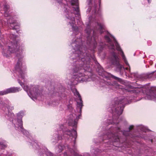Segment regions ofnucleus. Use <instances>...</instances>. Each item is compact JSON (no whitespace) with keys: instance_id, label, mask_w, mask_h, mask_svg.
I'll return each instance as SVG.
<instances>
[{"instance_id":"1","label":"nucleus","mask_w":156,"mask_h":156,"mask_svg":"<svg viewBox=\"0 0 156 156\" xmlns=\"http://www.w3.org/2000/svg\"><path fill=\"white\" fill-rule=\"evenodd\" d=\"M9 40L6 44L2 47V54L5 57H10L12 54L15 53L18 58V60L15 67L16 73L19 74L18 83L23 87L24 90L27 93L29 96L34 101L42 95V91L39 87L37 85H31L30 86L24 85L22 81H25V75L26 74V67L23 61L24 57L23 52L25 49L23 44H20L18 39V37L11 34L9 36Z\"/></svg>"},{"instance_id":"2","label":"nucleus","mask_w":156,"mask_h":156,"mask_svg":"<svg viewBox=\"0 0 156 156\" xmlns=\"http://www.w3.org/2000/svg\"><path fill=\"white\" fill-rule=\"evenodd\" d=\"M105 38L107 44H105L106 46L112 50L109 59L111 62L115 65L117 70L121 75L124 71L127 75L130 72V67L120 46L117 42L114 37L109 33L105 36Z\"/></svg>"},{"instance_id":"3","label":"nucleus","mask_w":156,"mask_h":156,"mask_svg":"<svg viewBox=\"0 0 156 156\" xmlns=\"http://www.w3.org/2000/svg\"><path fill=\"white\" fill-rule=\"evenodd\" d=\"M89 7L87 12L90 11L92 16L89 18V23L87 24L85 30L86 33H102L105 26L103 23L98 22L101 18L102 13L100 7V0H88Z\"/></svg>"},{"instance_id":"4","label":"nucleus","mask_w":156,"mask_h":156,"mask_svg":"<svg viewBox=\"0 0 156 156\" xmlns=\"http://www.w3.org/2000/svg\"><path fill=\"white\" fill-rule=\"evenodd\" d=\"M72 6L73 13L70 11L66 9L65 11V15L68 25L72 27L74 34L76 35L79 33L78 26H82L83 23L81 20L79 9L78 0H68Z\"/></svg>"},{"instance_id":"5","label":"nucleus","mask_w":156,"mask_h":156,"mask_svg":"<svg viewBox=\"0 0 156 156\" xmlns=\"http://www.w3.org/2000/svg\"><path fill=\"white\" fill-rule=\"evenodd\" d=\"M59 130L56 131L51 140L53 143L58 142L62 140H67L70 139L71 141L75 143L77 137V133L74 129H70L62 125L59 126Z\"/></svg>"},{"instance_id":"6","label":"nucleus","mask_w":156,"mask_h":156,"mask_svg":"<svg viewBox=\"0 0 156 156\" xmlns=\"http://www.w3.org/2000/svg\"><path fill=\"white\" fill-rule=\"evenodd\" d=\"M31 146L35 150H38L39 155L40 156H53L52 154L48 151L47 148L43 145L40 146L35 141H30ZM67 150L61 156H90L89 154L87 153L83 154V155H80L78 153V151L75 148L72 149L69 148L68 146L67 147Z\"/></svg>"},{"instance_id":"7","label":"nucleus","mask_w":156,"mask_h":156,"mask_svg":"<svg viewBox=\"0 0 156 156\" xmlns=\"http://www.w3.org/2000/svg\"><path fill=\"white\" fill-rule=\"evenodd\" d=\"M127 99L124 97H119L112 101L110 108L113 115V122L117 124V119L122 113L124 105L129 103Z\"/></svg>"},{"instance_id":"8","label":"nucleus","mask_w":156,"mask_h":156,"mask_svg":"<svg viewBox=\"0 0 156 156\" xmlns=\"http://www.w3.org/2000/svg\"><path fill=\"white\" fill-rule=\"evenodd\" d=\"M72 90L74 95L76 97L77 96L78 98L76 100V102L77 110L79 113L78 114L76 112H75L76 114L73 113L70 114L68 117L67 121L69 126L76 127V126L78 120L80 118V116H81V109L83 106V101L80 94L76 89L73 88L72 89Z\"/></svg>"},{"instance_id":"9","label":"nucleus","mask_w":156,"mask_h":156,"mask_svg":"<svg viewBox=\"0 0 156 156\" xmlns=\"http://www.w3.org/2000/svg\"><path fill=\"white\" fill-rule=\"evenodd\" d=\"M24 115L23 111H20L17 114V119L16 117L13 113L11 114V117L10 119L12 122V126L15 129L19 132H21L31 140V136L29 133L24 129L23 126V122L22 118Z\"/></svg>"},{"instance_id":"10","label":"nucleus","mask_w":156,"mask_h":156,"mask_svg":"<svg viewBox=\"0 0 156 156\" xmlns=\"http://www.w3.org/2000/svg\"><path fill=\"white\" fill-rule=\"evenodd\" d=\"M107 83L108 85H112L113 87H114L117 89H121L123 92L126 91L130 92L131 93L134 94L135 95H136L139 93L142 90V88H141L135 87L131 86H130L129 87L130 89H132V90L128 89L127 87L124 88L122 86L119 85L115 81H114L112 83H110L108 82Z\"/></svg>"},{"instance_id":"11","label":"nucleus","mask_w":156,"mask_h":156,"mask_svg":"<svg viewBox=\"0 0 156 156\" xmlns=\"http://www.w3.org/2000/svg\"><path fill=\"white\" fill-rule=\"evenodd\" d=\"M21 90L20 88L18 87H11L4 90L0 91V95H4L11 93H15Z\"/></svg>"},{"instance_id":"12","label":"nucleus","mask_w":156,"mask_h":156,"mask_svg":"<svg viewBox=\"0 0 156 156\" xmlns=\"http://www.w3.org/2000/svg\"><path fill=\"white\" fill-rule=\"evenodd\" d=\"M0 105L2 108H6L8 111L14 109L13 106L11 104L9 100L7 99L0 100Z\"/></svg>"},{"instance_id":"13","label":"nucleus","mask_w":156,"mask_h":156,"mask_svg":"<svg viewBox=\"0 0 156 156\" xmlns=\"http://www.w3.org/2000/svg\"><path fill=\"white\" fill-rule=\"evenodd\" d=\"M104 138H108L111 139L112 142H118L119 140V137L118 136H115L113 133H108L104 135Z\"/></svg>"},{"instance_id":"14","label":"nucleus","mask_w":156,"mask_h":156,"mask_svg":"<svg viewBox=\"0 0 156 156\" xmlns=\"http://www.w3.org/2000/svg\"><path fill=\"white\" fill-rule=\"evenodd\" d=\"M145 98L146 99L156 101V93L153 91L150 92L146 94Z\"/></svg>"},{"instance_id":"15","label":"nucleus","mask_w":156,"mask_h":156,"mask_svg":"<svg viewBox=\"0 0 156 156\" xmlns=\"http://www.w3.org/2000/svg\"><path fill=\"white\" fill-rule=\"evenodd\" d=\"M144 77V79L150 78L153 77L156 78V71L153 72L151 73H148L145 75L143 76Z\"/></svg>"},{"instance_id":"16","label":"nucleus","mask_w":156,"mask_h":156,"mask_svg":"<svg viewBox=\"0 0 156 156\" xmlns=\"http://www.w3.org/2000/svg\"><path fill=\"white\" fill-rule=\"evenodd\" d=\"M65 148L66 147L64 145L59 144L55 148V151L57 153H59Z\"/></svg>"},{"instance_id":"17","label":"nucleus","mask_w":156,"mask_h":156,"mask_svg":"<svg viewBox=\"0 0 156 156\" xmlns=\"http://www.w3.org/2000/svg\"><path fill=\"white\" fill-rule=\"evenodd\" d=\"M7 145L6 141L4 140L0 141V148L4 149L7 147Z\"/></svg>"},{"instance_id":"18","label":"nucleus","mask_w":156,"mask_h":156,"mask_svg":"<svg viewBox=\"0 0 156 156\" xmlns=\"http://www.w3.org/2000/svg\"><path fill=\"white\" fill-rule=\"evenodd\" d=\"M133 125L130 126L129 127V130L128 131H124L123 132V134L125 136H129V134L130 133V131L133 128Z\"/></svg>"},{"instance_id":"19","label":"nucleus","mask_w":156,"mask_h":156,"mask_svg":"<svg viewBox=\"0 0 156 156\" xmlns=\"http://www.w3.org/2000/svg\"><path fill=\"white\" fill-rule=\"evenodd\" d=\"M108 76H111L112 78H114V79L118 80L119 81H121V79L118 77H117L116 76H114L110 74H108Z\"/></svg>"},{"instance_id":"20","label":"nucleus","mask_w":156,"mask_h":156,"mask_svg":"<svg viewBox=\"0 0 156 156\" xmlns=\"http://www.w3.org/2000/svg\"><path fill=\"white\" fill-rule=\"evenodd\" d=\"M104 44L103 43H99V45L98 46V49L100 51H101L102 49L104 47Z\"/></svg>"},{"instance_id":"21","label":"nucleus","mask_w":156,"mask_h":156,"mask_svg":"<svg viewBox=\"0 0 156 156\" xmlns=\"http://www.w3.org/2000/svg\"><path fill=\"white\" fill-rule=\"evenodd\" d=\"M120 128L119 127H117L115 128L114 129V130H116V132H118V131H120Z\"/></svg>"},{"instance_id":"22","label":"nucleus","mask_w":156,"mask_h":156,"mask_svg":"<svg viewBox=\"0 0 156 156\" xmlns=\"http://www.w3.org/2000/svg\"><path fill=\"white\" fill-rule=\"evenodd\" d=\"M102 73H101V75L102 76H103V74H105L106 75L107 74H108V73H106V72H103V71H102ZM99 75H100V74H99Z\"/></svg>"},{"instance_id":"23","label":"nucleus","mask_w":156,"mask_h":156,"mask_svg":"<svg viewBox=\"0 0 156 156\" xmlns=\"http://www.w3.org/2000/svg\"><path fill=\"white\" fill-rule=\"evenodd\" d=\"M68 108L69 109H72L73 108L71 105H70L69 106H68Z\"/></svg>"},{"instance_id":"24","label":"nucleus","mask_w":156,"mask_h":156,"mask_svg":"<svg viewBox=\"0 0 156 156\" xmlns=\"http://www.w3.org/2000/svg\"><path fill=\"white\" fill-rule=\"evenodd\" d=\"M5 154H3L2 153L0 154V156H4Z\"/></svg>"},{"instance_id":"25","label":"nucleus","mask_w":156,"mask_h":156,"mask_svg":"<svg viewBox=\"0 0 156 156\" xmlns=\"http://www.w3.org/2000/svg\"><path fill=\"white\" fill-rule=\"evenodd\" d=\"M5 154H3L2 153L0 154V156H4Z\"/></svg>"},{"instance_id":"26","label":"nucleus","mask_w":156,"mask_h":156,"mask_svg":"<svg viewBox=\"0 0 156 156\" xmlns=\"http://www.w3.org/2000/svg\"><path fill=\"white\" fill-rule=\"evenodd\" d=\"M148 3H150L151 2V0H147Z\"/></svg>"},{"instance_id":"27","label":"nucleus","mask_w":156,"mask_h":156,"mask_svg":"<svg viewBox=\"0 0 156 156\" xmlns=\"http://www.w3.org/2000/svg\"><path fill=\"white\" fill-rule=\"evenodd\" d=\"M10 154H6V156H10Z\"/></svg>"},{"instance_id":"28","label":"nucleus","mask_w":156,"mask_h":156,"mask_svg":"<svg viewBox=\"0 0 156 156\" xmlns=\"http://www.w3.org/2000/svg\"><path fill=\"white\" fill-rule=\"evenodd\" d=\"M1 6H2V4H1V3H0V8H1Z\"/></svg>"},{"instance_id":"29","label":"nucleus","mask_w":156,"mask_h":156,"mask_svg":"<svg viewBox=\"0 0 156 156\" xmlns=\"http://www.w3.org/2000/svg\"><path fill=\"white\" fill-rule=\"evenodd\" d=\"M105 76L106 78H107V76Z\"/></svg>"},{"instance_id":"30","label":"nucleus","mask_w":156,"mask_h":156,"mask_svg":"<svg viewBox=\"0 0 156 156\" xmlns=\"http://www.w3.org/2000/svg\"><path fill=\"white\" fill-rule=\"evenodd\" d=\"M99 73H100V72H99Z\"/></svg>"}]
</instances>
